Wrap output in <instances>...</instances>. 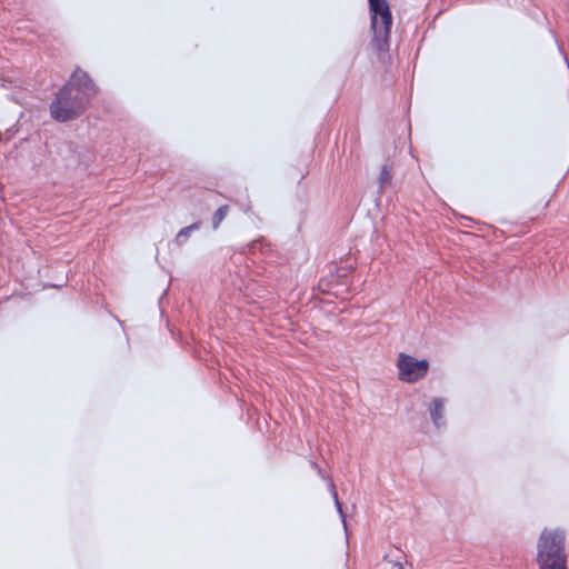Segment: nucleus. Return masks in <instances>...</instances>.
Masks as SVG:
<instances>
[{
    "instance_id": "2",
    "label": "nucleus",
    "mask_w": 569,
    "mask_h": 569,
    "mask_svg": "<svg viewBox=\"0 0 569 569\" xmlns=\"http://www.w3.org/2000/svg\"><path fill=\"white\" fill-rule=\"evenodd\" d=\"M565 536L560 531L543 530L539 543L537 561L539 569H567L563 553Z\"/></svg>"
},
{
    "instance_id": "3",
    "label": "nucleus",
    "mask_w": 569,
    "mask_h": 569,
    "mask_svg": "<svg viewBox=\"0 0 569 569\" xmlns=\"http://www.w3.org/2000/svg\"><path fill=\"white\" fill-rule=\"evenodd\" d=\"M371 17V28L373 31V42L378 50H383L388 46L390 31L392 27V16L389 4L386 0H369Z\"/></svg>"
},
{
    "instance_id": "4",
    "label": "nucleus",
    "mask_w": 569,
    "mask_h": 569,
    "mask_svg": "<svg viewBox=\"0 0 569 569\" xmlns=\"http://www.w3.org/2000/svg\"><path fill=\"white\" fill-rule=\"evenodd\" d=\"M397 367L399 380L413 383L426 377L429 362L426 359L417 360L412 356L401 352L398 357Z\"/></svg>"
},
{
    "instance_id": "7",
    "label": "nucleus",
    "mask_w": 569,
    "mask_h": 569,
    "mask_svg": "<svg viewBox=\"0 0 569 569\" xmlns=\"http://www.w3.org/2000/svg\"><path fill=\"white\" fill-rule=\"evenodd\" d=\"M199 228H200V222H194L190 226L182 228L176 237L177 243L182 244L184 239H187L190 236L191 231L197 230Z\"/></svg>"
},
{
    "instance_id": "8",
    "label": "nucleus",
    "mask_w": 569,
    "mask_h": 569,
    "mask_svg": "<svg viewBox=\"0 0 569 569\" xmlns=\"http://www.w3.org/2000/svg\"><path fill=\"white\" fill-rule=\"evenodd\" d=\"M228 212H229V207L227 204L221 206L217 209V211L213 213V217H212L213 229H217L220 226V223L227 217Z\"/></svg>"
},
{
    "instance_id": "1",
    "label": "nucleus",
    "mask_w": 569,
    "mask_h": 569,
    "mask_svg": "<svg viewBox=\"0 0 569 569\" xmlns=\"http://www.w3.org/2000/svg\"><path fill=\"white\" fill-rule=\"evenodd\" d=\"M97 92L98 89L89 74L77 68L51 102V117L59 122L79 118Z\"/></svg>"
},
{
    "instance_id": "6",
    "label": "nucleus",
    "mask_w": 569,
    "mask_h": 569,
    "mask_svg": "<svg viewBox=\"0 0 569 569\" xmlns=\"http://www.w3.org/2000/svg\"><path fill=\"white\" fill-rule=\"evenodd\" d=\"M392 178V169L390 166L385 164L381 168L380 176H379V184L380 189H385L387 186L390 184Z\"/></svg>"
},
{
    "instance_id": "5",
    "label": "nucleus",
    "mask_w": 569,
    "mask_h": 569,
    "mask_svg": "<svg viewBox=\"0 0 569 569\" xmlns=\"http://www.w3.org/2000/svg\"><path fill=\"white\" fill-rule=\"evenodd\" d=\"M445 401L440 398H435L430 403V416L435 425H439L443 418Z\"/></svg>"
}]
</instances>
